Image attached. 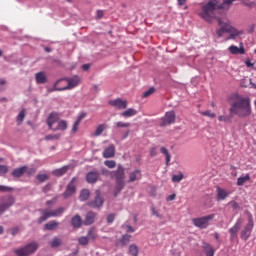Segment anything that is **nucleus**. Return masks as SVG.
Masks as SVG:
<instances>
[{
  "label": "nucleus",
  "instance_id": "nucleus-41",
  "mask_svg": "<svg viewBox=\"0 0 256 256\" xmlns=\"http://www.w3.org/2000/svg\"><path fill=\"white\" fill-rule=\"evenodd\" d=\"M131 241V235L129 234H124L122 235L121 238V245H129V242Z\"/></svg>",
  "mask_w": 256,
  "mask_h": 256
},
{
  "label": "nucleus",
  "instance_id": "nucleus-34",
  "mask_svg": "<svg viewBox=\"0 0 256 256\" xmlns=\"http://www.w3.org/2000/svg\"><path fill=\"white\" fill-rule=\"evenodd\" d=\"M134 115H137V110L133 108H129L128 110L121 113L122 117H133Z\"/></svg>",
  "mask_w": 256,
  "mask_h": 256
},
{
  "label": "nucleus",
  "instance_id": "nucleus-47",
  "mask_svg": "<svg viewBox=\"0 0 256 256\" xmlns=\"http://www.w3.org/2000/svg\"><path fill=\"white\" fill-rule=\"evenodd\" d=\"M104 165H106V167H109V169H115L117 163L114 160H106L104 162Z\"/></svg>",
  "mask_w": 256,
  "mask_h": 256
},
{
  "label": "nucleus",
  "instance_id": "nucleus-18",
  "mask_svg": "<svg viewBox=\"0 0 256 256\" xmlns=\"http://www.w3.org/2000/svg\"><path fill=\"white\" fill-rule=\"evenodd\" d=\"M39 213L41 214V217L38 219V224L41 225V223H45L47 219L53 217L51 214V211L47 209H39Z\"/></svg>",
  "mask_w": 256,
  "mask_h": 256
},
{
  "label": "nucleus",
  "instance_id": "nucleus-7",
  "mask_svg": "<svg viewBox=\"0 0 256 256\" xmlns=\"http://www.w3.org/2000/svg\"><path fill=\"white\" fill-rule=\"evenodd\" d=\"M2 203L0 204V215H3L5 211H8L15 205V198L13 195H8L1 198Z\"/></svg>",
  "mask_w": 256,
  "mask_h": 256
},
{
  "label": "nucleus",
  "instance_id": "nucleus-23",
  "mask_svg": "<svg viewBox=\"0 0 256 256\" xmlns=\"http://www.w3.org/2000/svg\"><path fill=\"white\" fill-rule=\"evenodd\" d=\"M69 169H71V166L66 165L63 166L62 168H58L53 170V175H55V177H63V175H65V173H67V171H69Z\"/></svg>",
  "mask_w": 256,
  "mask_h": 256
},
{
  "label": "nucleus",
  "instance_id": "nucleus-30",
  "mask_svg": "<svg viewBox=\"0 0 256 256\" xmlns=\"http://www.w3.org/2000/svg\"><path fill=\"white\" fill-rule=\"evenodd\" d=\"M61 81H63V79L57 80V81L54 83L53 87H49V88L47 89V93H53V92H55V91H65V89L57 87V85H59V83H61Z\"/></svg>",
  "mask_w": 256,
  "mask_h": 256
},
{
  "label": "nucleus",
  "instance_id": "nucleus-33",
  "mask_svg": "<svg viewBox=\"0 0 256 256\" xmlns=\"http://www.w3.org/2000/svg\"><path fill=\"white\" fill-rule=\"evenodd\" d=\"M183 179H185V174H183L182 172H179V174H174L172 176L173 183H181Z\"/></svg>",
  "mask_w": 256,
  "mask_h": 256
},
{
  "label": "nucleus",
  "instance_id": "nucleus-64",
  "mask_svg": "<svg viewBox=\"0 0 256 256\" xmlns=\"http://www.w3.org/2000/svg\"><path fill=\"white\" fill-rule=\"evenodd\" d=\"M150 155H151L152 157H157V148H152V149L150 150Z\"/></svg>",
  "mask_w": 256,
  "mask_h": 256
},
{
  "label": "nucleus",
  "instance_id": "nucleus-20",
  "mask_svg": "<svg viewBox=\"0 0 256 256\" xmlns=\"http://www.w3.org/2000/svg\"><path fill=\"white\" fill-rule=\"evenodd\" d=\"M104 159H112L115 157V145L111 144L103 152Z\"/></svg>",
  "mask_w": 256,
  "mask_h": 256
},
{
  "label": "nucleus",
  "instance_id": "nucleus-49",
  "mask_svg": "<svg viewBox=\"0 0 256 256\" xmlns=\"http://www.w3.org/2000/svg\"><path fill=\"white\" fill-rule=\"evenodd\" d=\"M61 246V239L55 237L51 242V247H60Z\"/></svg>",
  "mask_w": 256,
  "mask_h": 256
},
{
  "label": "nucleus",
  "instance_id": "nucleus-19",
  "mask_svg": "<svg viewBox=\"0 0 256 256\" xmlns=\"http://www.w3.org/2000/svg\"><path fill=\"white\" fill-rule=\"evenodd\" d=\"M71 225L73 229H81L83 225V219H81V216L79 214H76L71 219Z\"/></svg>",
  "mask_w": 256,
  "mask_h": 256
},
{
  "label": "nucleus",
  "instance_id": "nucleus-53",
  "mask_svg": "<svg viewBox=\"0 0 256 256\" xmlns=\"http://www.w3.org/2000/svg\"><path fill=\"white\" fill-rule=\"evenodd\" d=\"M202 115H204L205 117H210V119L215 118V113L211 112V110L203 112Z\"/></svg>",
  "mask_w": 256,
  "mask_h": 256
},
{
  "label": "nucleus",
  "instance_id": "nucleus-43",
  "mask_svg": "<svg viewBox=\"0 0 256 256\" xmlns=\"http://www.w3.org/2000/svg\"><path fill=\"white\" fill-rule=\"evenodd\" d=\"M79 245L86 246L89 245V238L87 236H82L78 239Z\"/></svg>",
  "mask_w": 256,
  "mask_h": 256
},
{
  "label": "nucleus",
  "instance_id": "nucleus-8",
  "mask_svg": "<svg viewBox=\"0 0 256 256\" xmlns=\"http://www.w3.org/2000/svg\"><path fill=\"white\" fill-rule=\"evenodd\" d=\"M76 181H77V177H73L71 179V181L66 187L65 192L63 193L64 199H69V197L77 193V185L75 184Z\"/></svg>",
  "mask_w": 256,
  "mask_h": 256
},
{
  "label": "nucleus",
  "instance_id": "nucleus-24",
  "mask_svg": "<svg viewBox=\"0 0 256 256\" xmlns=\"http://www.w3.org/2000/svg\"><path fill=\"white\" fill-rule=\"evenodd\" d=\"M122 189H125V181H116V185L114 187V197H119Z\"/></svg>",
  "mask_w": 256,
  "mask_h": 256
},
{
  "label": "nucleus",
  "instance_id": "nucleus-4",
  "mask_svg": "<svg viewBox=\"0 0 256 256\" xmlns=\"http://www.w3.org/2000/svg\"><path fill=\"white\" fill-rule=\"evenodd\" d=\"M253 227H255V222L253 221V215L251 213H248V223L244 226V228L240 232V237L243 241H247V239L251 237V233H253Z\"/></svg>",
  "mask_w": 256,
  "mask_h": 256
},
{
  "label": "nucleus",
  "instance_id": "nucleus-56",
  "mask_svg": "<svg viewBox=\"0 0 256 256\" xmlns=\"http://www.w3.org/2000/svg\"><path fill=\"white\" fill-rule=\"evenodd\" d=\"M151 210H152V215H155L159 219H163V215L159 214V212H157V209L155 207H152Z\"/></svg>",
  "mask_w": 256,
  "mask_h": 256
},
{
  "label": "nucleus",
  "instance_id": "nucleus-10",
  "mask_svg": "<svg viewBox=\"0 0 256 256\" xmlns=\"http://www.w3.org/2000/svg\"><path fill=\"white\" fill-rule=\"evenodd\" d=\"M111 177L116 181H125V168L119 164L117 170L111 172Z\"/></svg>",
  "mask_w": 256,
  "mask_h": 256
},
{
  "label": "nucleus",
  "instance_id": "nucleus-48",
  "mask_svg": "<svg viewBox=\"0 0 256 256\" xmlns=\"http://www.w3.org/2000/svg\"><path fill=\"white\" fill-rule=\"evenodd\" d=\"M153 93H155V87H151L150 89L145 91L143 93L142 97H144V98L151 97V95H153Z\"/></svg>",
  "mask_w": 256,
  "mask_h": 256
},
{
  "label": "nucleus",
  "instance_id": "nucleus-37",
  "mask_svg": "<svg viewBox=\"0 0 256 256\" xmlns=\"http://www.w3.org/2000/svg\"><path fill=\"white\" fill-rule=\"evenodd\" d=\"M25 109L21 110L16 118L18 125H21L25 121Z\"/></svg>",
  "mask_w": 256,
  "mask_h": 256
},
{
  "label": "nucleus",
  "instance_id": "nucleus-13",
  "mask_svg": "<svg viewBox=\"0 0 256 256\" xmlns=\"http://www.w3.org/2000/svg\"><path fill=\"white\" fill-rule=\"evenodd\" d=\"M59 119H60L59 113L52 112L49 114V116L46 119V123L51 131H53V125H55V123H58Z\"/></svg>",
  "mask_w": 256,
  "mask_h": 256
},
{
  "label": "nucleus",
  "instance_id": "nucleus-35",
  "mask_svg": "<svg viewBox=\"0 0 256 256\" xmlns=\"http://www.w3.org/2000/svg\"><path fill=\"white\" fill-rule=\"evenodd\" d=\"M64 212H65V208L63 207H59L56 210L50 211L52 217H61Z\"/></svg>",
  "mask_w": 256,
  "mask_h": 256
},
{
  "label": "nucleus",
  "instance_id": "nucleus-16",
  "mask_svg": "<svg viewBox=\"0 0 256 256\" xmlns=\"http://www.w3.org/2000/svg\"><path fill=\"white\" fill-rule=\"evenodd\" d=\"M228 51L232 55H245V47L243 46V42H240V47L232 45L228 48Z\"/></svg>",
  "mask_w": 256,
  "mask_h": 256
},
{
  "label": "nucleus",
  "instance_id": "nucleus-9",
  "mask_svg": "<svg viewBox=\"0 0 256 256\" xmlns=\"http://www.w3.org/2000/svg\"><path fill=\"white\" fill-rule=\"evenodd\" d=\"M242 226H243V218H238L234 226L229 229L230 241H235V239H237L238 237L237 233H239V230L241 229Z\"/></svg>",
  "mask_w": 256,
  "mask_h": 256
},
{
  "label": "nucleus",
  "instance_id": "nucleus-11",
  "mask_svg": "<svg viewBox=\"0 0 256 256\" xmlns=\"http://www.w3.org/2000/svg\"><path fill=\"white\" fill-rule=\"evenodd\" d=\"M101 177V172L99 171H90L86 174V182L90 185H95L99 178Z\"/></svg>",
  "mask_w": 256,
  "mask_h": 256
},
{
  "label": "nucleus",
  "instance_id": "nucleus-2",
  "mask_svg": "<svg viewBox=\"0 0 256 256\" xmlns=\"http://www.w3.org/2000/svg\"><path fill=\"white\" fill-rule=\"evenodd\" d=\"M232 99L234 102L231 103L229 109L230 116H219V121H224L225 123L231 121L233 115H237L241 119L249 117L251 115V99L249 97H242L239 94H233Z\"/></svg>",
  "mask_w": 256,
  "mask_h": 256
},
{
  "label": "nucleus",
  "instance_id": "nucleus-54",
  "mask_svg": "<svg viewBox=\"0 0 256 256\" xmlns=\"http://www.w3.org/2000/svg\"><path fill=\"white\" fill-rule=\"evenodd\" d=\"M116 127H118V128H127V127H131V124L130 123L117 122Z\"/></svg>",
  "mask_w": 256,
  "mask_h": 256
},
{
  "label": "nucleus",
  "instance_id": "nucleus-3",
  "mask_svg": "<svg viewBox=\"0 0 256 256\" xmlns=\"http://www.w3.org/2000/svg\"><path fill=\"white\" fill-rule=\"evenodd\" d=\"M39 249V243L36 241L30 242L25 246L14 250L16 256H31Z\"/></svg>",
  "mask_w": 256,
  "mask_h": 256
},
{
  "label": "nucleus",
  "instance_id": "nucleus-57",
  "mask_svg": "<svg viewBox=\"0 0 256 256\" xmlns=\"http://www.w3.org/2000/svg\"><path fill=\"white\" fill-rule=\"evenodd\" d=\"M228 205H231V207L232 208H234V209H241V206H239V203H237V202H235V201H230L229 203H228Z\"/></svg>",
  "mask_w": 256,
  "mask_h": 256
},
{
  "label": "nucleus",
  "instance_id": "nucleus-51",
  "mask_svg": "<svg viewBox=\"0 0 256 256\" xmlns=\"http://www.w3.org/2000/svg\"><path fill=\"white\" fill-rule=\"evenodd\" d=\"M35 171V168H29L28 166H26L25 173L26 175H28V177H31V175H35Z\"/></svg>",
  "mask_w": 256,
  "mask_h": 256
},
{
  "label": "nucleus",
  "instance_id": "nucleus-62",
  "mask_svg": "<svg viewBox=\"0 0 256 256\" xmlns=\"http://www.w3.org/2000/svg\"><path fill=\"white\" fill-rule=\"evenodd\" d=\"M42 191H43V193H49V191H51V184L49 183L46 186H44L42 188Z\"/></svg>",
  "mask_w": 256,
  "mask_h": 256
},
{
  "label": "nucleus",
  "instance_id": "nucleus-5",
  "mask_svg": "<svg viewBox=\"0 0 256 256\" xmlns=\"http://www.w3.org/2000/svg\"><path fill=\"white\" fill-rule=\"evenodd\" d=\"M104 204L105 198L103 197V194H101V190H95L94 199L87 203L88 207H91L92 209H101Z\"/></svg>",
  "mask_w": 256,
  "mask_h": 256
},
{
  "label": "nucleus",
  "instance_id": "nucleus-58",
  "mask_svg": "<svg viewBox=\"0 0 256 256\" xmlns=\"http://www.w3.org/2000/svg\"><path fill=\"white\" fill-rule=\"evenodd\" d=\"M85 117H87V113H86V112H82V113L78 116L76 122H77V123H81V121H82Z\"/></svg>",
  "mask_w": 256,
  "mask_h": 256
},
{
  "label": "nucleus",
  "instance_id": "nucleus-38",
  "mask_svg": "<svg viewBox=\"0 0 256 256\" xmlns=\"http://www.w3.org/2000/svg\"><path fill=\"white\" fill-rule=\"evenodd\" d=\"M161 153L166 156V165H169L171 161V155L169 154V150L165 147H161L160 149Z\"/></svg>",
  "mask_w": 256,
  "mask_h": 256
},
{
  "label": "nucleus",
  "instance_id": "nucleus-26",
  "mask_svg": "<svg viewBox=\"0 0 256 256\" xmlns=\"http://www.w3.org/2000/svg\"><path fill=\"white\" fill-rule=\"evenodd\" d=\"M217 201H225L229 197V193L225 191V189L219 188L217 189Z\"/></svg>",
  "mask_w": 256,
  "mask_h": 256
},
{
  "label": "nucleus",
  "instance_id": "nucleus-6",
  "mask_svg": "<svg viewBox=\"0 0 256 256\" xmlns=\"http://www.w3.org/2000/svg\"><path fill=\"white\" fill-rule=\"evenodd\" d=\"M213 219H215V214H210L200 218H194L192 221L195 227H199V229H207V227L209 226V221H213Z\"/></svg>",
  "mask_w": 256,
  "mask_h": 256
},
{
  "label": "nucleus",
  "instance_id": "nucleus-12",
  "mask_svg": "<svg viewBox=\"0 0 256 256\" xmlns=\"http://www.w3.org/2000/svg\"><path fill=\"white\" fill-rule=\"evenodd\" d=\"M172 123H175V112L174 111H170V112L166 113L165 117L162 118L160 127H166V125H171Z\"/></svg>",
  "mask_w": 256,
  "mask_h": 256
},
{
  "label": "nucleus",
  "instance_id": "nucleus-14",
  "mask_svg": "<svg viewBox=\"0 0 256 256\" xmlns=\"http://www.w3.org/2000/svg\"><path fill=\"white\" fill-rule=\"evenodd\" d=\"M64 80L68 83L67 86L63 87L64 91L74 89V87H77L79 85V76H74L72 78H64Z\"/></svg>",
  "mask_w": 256,
  "mask_h": 256
},
{
  "label": "nucleus",
  "instance_id": "nucleus-40",
  "mask_svg": "<svg viewBox=\"0 0 256 256\" xmlns=\"http://www.w3.org/2000/svg\"><path fill=\"white\" fill-rule=\"evenodd\" d=\"M61 139V134H50V135H47L45 136V140L46 141H59Z\"/></svg>",
  "mask_w": 256,
  "mask_h": 256
},
{
  "label": "nucleus",
  "instance_id": "nucleus-59",
  "mask_svg": "<svg viewBox=\"0 0 256 256\" xmlns=\"http://www.w3.org/2000/svg\"><path fill=\"white\" fill-rule=\"evenodd\" d=\"M115 221V214L111 213L107 216V223H113Z\"/></svg>",
  "mask_w": 256,
  "mask_h": 256
},
{
  "label": "nucleus",
  "instance_id": "nucleus-46",
  "mask_svg": "<svg viewBox=\"0 0 256 256\" xmlns=\"http://www.w3.org/2000/svg\"><path fill=\"white\" fill-rule=\"evenodd\" d=\"M103 131H105V125L104 124H100L96 131H95V137H99V135H101L103 133Z\"/></svg>",
  "mask_w": 256,
  "mask_h": 256
},
{
  "label": "nucleus",
  "instance_id": "nucleus-15",
  "mask_svg": "<svg viewBox=\"0 0 256 256\" xmlns=\"http://www.w3.org/2000/svg\"><path fill=\"white\" fill-rule=\"evenodd\" d=\"M95 219H97V213L90 211L85 215L83 225L89 227V225H93L95 223Z\"/></svg>",
  "mask_w": 256,
  "mask_h": 256
},
{
  "label": "nucleus",
  "instance_id": "nucleus-42",
  "mask_svg": "<svg viewBox=\"0 0 256 256\" xmlns=\"http://www.w3.org/2000/svg\"><path fill=\"white\" fill-rule=\"evenodd\" d=\"M37 181H39L40 183H45V181H47L49 179V175L47 174H38L36 176Z\"/></svg>",
  "mask_w": 256,
  "mask_h": 256
},
{
  "label": "nucleus",
  "instance_id": "nucleus-52",
  "mask_svg": "<svg viewBox=\"0 0 256 256\" xmlns=\"http://www.w3.org/2000/svg\"><path fill=\"white\" fill-rule=\"evenodd\" d=\"M122 227L127 233H135V228H133L131 225H123Z\"/></svg>",
  "mask_w": 256,
  "mask_h": 256
},
{
  "label": "nucleus",
  "instance_id": "nucleus-29",
  "mask_svg": "<svg viewBox=\"0 0 256 256\" xmlns=\"http://www.w3.org/2000/svg\"><path fill=\"white\" fill-rule=\"evenodd\" d=\"M203 249L206 256H215V249L210 244H204Z\"/></svg>",
  "mask_w": 256,
  "mask_h": 256
},
{
  "label": "nucleus",
  "instance_id": "nucleus-36",
  "mask_svg": "<svg viewBox=\"0 0 256 256\" xmlns=\"http://www.w3.org/2000/svg\"><path fill=\"white\" fill-rule=\"evenodd\" d=\"M129 254L132 256H137L139 255V247H137V245L132 244L129 246Z\"/></svg>",
  "mask_w": 256,
  "mask_h": 256
},
{
  "label": "nucleus",
  "instance_id": "nucleus-28",
  "mask_svg": "<svg viewBox=\"0 0 256 256\" xmlns=\"http://www.w3.org/2000/svg\"><path fill=\"white\" fill-rule=\"evenodd\" d=\"M67 127H68L67 121L60 120L58 122L57 127L53 128L52 131H67Z\"/></svg>",
  "mask_w": 256,
  "mask_h": 256
},
{
  "label": "nucleus",
  "instance_id": "nucleus-63",
  "mask_svg": "<svg viewBox=\"0 0 256 256\" xmlns=\"http://www.w3.org/2000/svg\"><path fill=\"white\" fill-rule=\"evenodd\" d=\"M49 61H51V63H57V65H61V60H59V59H55L53 57H50Z\"/></svg>",
  "mask_w": 256,
  "mask_h": 256
},
{
  "label": "nucleus",
  "instance_id": "nucleus-27",
  "mask_svg": "<svg viewBox=\"0 0 256 256\" xmlns=\"http://www.w3.org/2000/svg\"><path fill=\"white\" fill-rule=\"evenodd\" d=\"M89 197H91V192L89 189H82L79 196L80 201L85 202L89 199Z\"/></svg>",
  "mask_w": 256,
  "mask_h": 256
},
{
  "label": "nucleus",
  "instance_id": "nucleus-32",
  "mask_svg": "<svg viewBox=\"0 0 256 256\" xmlns=\"http://www.w3.org/2000/svg\"><path fill=\"white\" fill-rule=\"evenodd\" d=\"M230 35L226 38V41H231V39H236V37H239L241 35V32H239L237 29L232 28L230 32H228Z\"/></svg>",
  "mask_w": 256,
  "mask_h": 256
},
{
  "label": "nucleus",
  "instance_id": "nucleus-61",
  "mask_svg": "<svg viewBox=\"0 0 256 256\" xmlns=\"http://www.w3.org/2000/svg\"><path fill=\"white\" fill-rule=\"evenodd\" d=\"M79 125H80V123L77 121L74 123V125L72 127L73 133H77V131H79Z\"/></svg>",
  "mask_w": 256,
  "mask_h": 256
},
{
  "label": "nucleus",
  "instance_id": "nucleus-50",
  "mask_svg": "<svg viewBox=\"0 0 256 256\" xmlns=\"http://www.w3.org/2000/svg\"><path fill=\"white\" fill-rule=\"evenodd\" d=\"M0 191L1 193H9L13 191V188L9 186L0 185Z\"/></svg>",
  "mask_w": 256,
  "mask_h": 256
},
{
  "label": "nucleus",
  "instance_id": "nucleus-60",
  "mask_svg": "<svg viewBox=\"0 0 256 256\" xmlns=\"http://www.w3.org/2000/svg\"><path fill=\"white\" fill-rule=\"evenodd\" d=\"M10 233H11V235H13V237H15V235H18V233H19V227L11 228Z\"/></svg>",
  "mask_w": 256,
  "mask_h": 256
},
{
  "label": "nucleus",
  "instance_id": "nucleus-17",
  "mask_svg": "<svg viewBox=\"0 0 256 256\" xmlns=\"http://www.w3.org/2000/svg\"><path fill=\"white\" fill-rule=\"evenodd\" d=\"M109 105L116 107V109H127V101L122 100L121 98L110 100Z\"/></svg>",
  "mask_w": 256,
  "mask_h": 256
},
{
  "label": "nucleus",
  "instance_id": "nucleus-21",
  "mask_svg": "<svg viewBox=\"0 0 256 256\" xmlns=\"http://www.w3.org/2000/svg\"><path fill=\"white\" fill-rule=\"evenodd\" d=\"M27 169V166H22L20 168H15L11 175L14 177V179H21L23 175H25V170Z\"/></svg>",
  "mask_w": 256,
  "mask_h": 256
},
{
  "label": "nucleus",
  "instance_id": "nucleus-44",
  "mask_svg": "<svg viewBox=\"0 0 256 256\" xmlns=\"http://www.w3.org/2000/svg\"><path fill=\"white\" fill-rule=\"evenodd\" d=\"M139 173H141V170H135L134 172L130 173V183L137 181V175H139Z\"/></svg>",
  "mask_w": 256,
  "mask_h": 256
},
{
  "label": "nucleus",
  "instance_id": "nucleus-55",
  "mask_svg": "<svg viewBox=\"0 0 256 256\" xmlns=\"http://www.w3.org/2000/svg\"><path fill=\"white\" fill-rule=\"evenodd\" d=\"M243 3V5L245 6V7H248V9H253V7H255V2H247V1H244V2H242Z\"/></svg>",
  "mask_w": 256,
  "mask_h": 256
},
{
  "label": "nucleus",
  "instance_id": "nucleus-31",
  "mask_svg": "<svg viewBox=\"0 0 256 256\" xmlns=\"http://www.w3.org/2000/svg\"><path fill=\"white\" fill-rule=\"evenodd\" d=\"M251 180V176H249V174H246L245 176L239 177L237 179V185L238 187H241L243 185H245V183H247V181Z\"/></svg>",
  "mask_w": 256,
  "mask_h": 256
},
{
  "label": "nucleus",
  "instance_id": "nucleus-39",
  "mask_svg": "<svg viewBox=\"0 0 256 256\" xmlns=\"http://www.w3.org/2000/svg\"><path fill=\"white\" fill-rule=\"evenodd\" d=\"M88 238V241H95V239H97V233H95V229L91 228L88 231V234L86 236Z\"/></svg>",
  "mask_w": 256,
  "mask_h": 256
},
{
  "label": "nucleus",
  "instance_id": "nucleus-22",
  "mask_svg": "<svg viewBox=\"0 0 256 256\" xmlns=\"http://www.w3.org/2000/svg\"><path fill=\"white\" fill-rule=\"evenodd\" d=\"M35 80L38 85H45L47 83V75L41 71L35 74Z\"/></svg>",
  "mask_w": 256,
  "mask_h": 256
},
{
  "label": "nucleus",
  "instance_id": "nucleus-25",
  "mask_svg": "<svg viewBox=\"0 0 256 256\" xmlns=\"http://www.w3.org/2000/svg\"><path fill=\"white\" fill-rule=\"evenodd\" d=\"M59 227V222L52 220L44 225L45 231H55Z\"/></svg>",
  "mask_w": 256,
  "mask_h": 256
},
{
  "label": "nucleus",
  "instance_id": "nucleus-1",
  "mask_svg": "<svg viewBox=\"0 0 256 256\" xmlns=\"http://www.w3.org/2000/svg\"><path fill=\"white\" fill-rule=\"evenodd\" d=\"M231 5H233V1H223V3L221 4H219V2L209 1L206 5L202 7L200 17H202L204 21H207L208 23H211L213 19H216L218 21V25L220 27L216 30V35L218 39H221V37H223L225 33H229L232 29L235 28L231 26V24H229V21H223L221 18L215 16L217 11L221 9L227 11L231 8Z\"/></svg>",
  "mask_w": 256,
  "mask_h": 256
},
{
  "label": "nucleus",
  "instance_id": "nucleus-45",
  "mask_svg": "<svg viewBox=\"0 0 256 256\" xmlns=\"http://www.w3.org/2000/svg\"><path fill=\"white\" fill-rule=\"evenodd\" d=\"M7 173H9V166L0 165V177H3V175H7Z\"/></svg>",
  "mask_w": 256,
  "mask_h": 256
}]
</instances>
